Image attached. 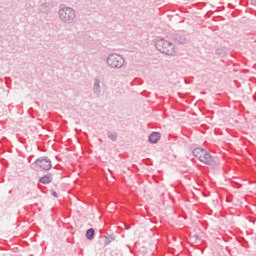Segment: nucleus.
Segmentation results:
<instances>
[{
	"instance_id": "nucleus-9",
	"label": "nucleus",
	"mask_w": 256,
	"mask_h": 256,
	"mask_svg": "<svg viewBox=\"0 0 256 256\" xmlns=\"http://www.w3.org/2000/svg\"><path fill=\"white\" fill-rule=\"evenodd\" d=\"M49 158L47 156L42 157V161H47Z\"/></svg>"
},
{
	"instance_id": "nucleus-5",
	"label": "nucleus",
	"mask_w": 256,
	"mask_h": 256,
	"mask_svg": "<svg viewBox=\"0 0 256 256\" xmlns=\"http://www.w3.org/2000/svg\"><path fill=\"white\" fill-rule=\"evenodd\" d=\"M160 139L161 134H159V132H153L149 137L150 143H157Z\"/></svg>"
},
{
	"instance_id": "nucleus-4",
	"label": "nucleus",
	"mask_w": 256,
	"mask_h": 256,
	"mask_svg": "<svg viewBox=\"0 0 256 256\" xmlns=\"http://www.w3.org/2000/svg\"><path fill=\"white\" fill-rule=\"evenodd\" d=\"M36 165L43 171H49V169L52 167L51 161H38L36 162Z\"/></svg>"
},
{
	"instance_id": "nucleus-2",
	"label": "nucleus",
	"mask_w": 256,
	"mask_h": 256,
	"mask_svg": "<svg viewBox=\"0 0 256 256\" xmlns=\"http://www.w3.org/2000/svg\"><path fill=\"white\" fill-rule=\"evenodd\" d=\"M193 155L198 161H211L215 159L207 150L203 148H196L193 150Z\"/></svg>"
},
{
	"instance_id": "nucleus-1",
	"label": "nucleus",
	"mask_w": 256,
	"mask_h": 256,
	"mask_svg": "<svg viewBox=\"0 0 256 256\" xmlns=\"http://www.w3.org/2000/svg\"><path fill=\"white\" fill-rule=\"evenodd\" d=\"M156 48L160 53H164L165 55H173L175 53V48L173 44L167 40H160L156 43Z\"/></svg>"
},
{
	"instance_id": "nucleus-10",
	"label": "nucleus",
	"mask_w": 256,
	"mask_h": 256,
	"mask_svg": "<svg viewBox=\"0 0 256 256\" xmlns=\"http://www.w3.org/2000/svg\"><path fill=\"white\" fill-rule=\"evenodd\" d=\"M204 164L211 166V162L210 161H205Z\"/></svg>"
},
{
	"instance_id": "nucleus-3",
	"label": "nucleus",
	"mask_w": 256,
	"mask_h": 256,
	"mask_svg": "<svg viewBox=\"0 0 256 256\" xmlns=\"http://www.w3.org/2000/svg\"><path fill=\"white\" fill-rule=\"evenodd\" d=\"M107 63L113 69H119V67H123V63H125V61L121 55L112 54L108 57Z\"/></svg>"
},
{
	"instance_id": "nucleus-11",
	"label": "nucleus",
	"mask_w": 256,
	"mask_h": 256,
	"mask_svg": "<svg viewBox=\"0 0 256 256\" xmlns=\"http://www.w3.org/2000/svg\"><path fill=\"white\" fill-rule=\"evenodd\" d=\"M52 195H53V197H57V192L52 191Z\"/></svg>"
},
{
	"instance_id": "nucleus-8",
	"label": "nucleus",
	"mask_w": 256,
	"mask_h": 256,
	"mask_svg": "<svg viewBox=\"0 0 256 256\" xmlns=\"http://www.w3.org/2000/svg\"><path fill=\"white\" fill-rule=\"evenodd\" d=\"M66 15H72L73 16V11H71V9H67L66 11L63 10L61 12V16L64 17V19H69V16L67 17Z\"/></svg>"
},
{
	"instance_id": "nucleus-7",
	"label": "nucleus",
	"mask_w": 256,
	"mask_h": 256,
	"mask_svg": "<svg viewBox=\"0 0 256 256\" xmlns=\"http://www.w3.org/2000/svg\"><path fill=\"white\" fill-rule=\"evenodd\" d=\"M51 181V176H43L42 178H40V183H43V185H49Z\"/></svg>"
},
{
	"instance_id": "nucleus-6",
	"label": "nucleus",
	"mask_w": 256,
	"mask_h": 256,
	"mask_svg": "<svg viewBox=\"0 0 256 256\" xmlns=\"http://www.w3.org/2000/svg\"><path fill=\"white\" fill-rule=\"evenodd\" d=\"M86 237L91 241L93 237H95V229L93 228L88 229L86 232Z\"/></svg>"
}]
</instances>
